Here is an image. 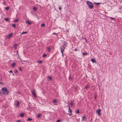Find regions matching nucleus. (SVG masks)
<instances>
[{"label": "nucleus", "instance_id": "obj_13", "mask_svg": "<svg viewBox=\"0 0 122 122\" xmlns=\"http://www.w3.org/2000/svg\"><path fill=\"white\" fill-rule=\"evenodd\" d=\"M14 47L15 49H16L17 48V45L16 44L14 45Z\"/></svg>", "mask_w": 122, "mask_h": 122}, {"label": "nucleus", "instance_id": "obj_35", "mask_svg": "<svg viewBox=\"0 0 122 122\" xmlns=\"http://www.w3.org/2000/svg\"><path fill=\"white\" fill-rule=\"evenodd\" d=\"M18 51H17L16 52V55H18L19 56V54H18Z\"/></svg>", "mask_w": 122, "mask_h": 122}, {"label": "nucleus", "instance_id": "obj_24", "mask_svg": "<svg viewBox=\"0 0 122 122\" xmlns=\"http://www.w3.org/2000/svg\"><path fill=\"white\" fill-rule=\"evenodd\" d=\"M18 21V19H16L15 20H14V22L15 23H16Z\"/></svg>", "mask_w": 122, "mask_h": 122}, {"label": "nucleus", "instance_id": "obj_20", "mask_svg": "<svg viewBox=\"0 0 122 122\" xmlns=\"http://www.w3.org/2000/svg\"><path fill=\"white\" fill-rule=\"evenodd\" d=\"M32 120V119L31 118H28L27 119V121H31Z\"/></svg>", "mask_w": 122, "mask_h": 122}, {"label": "nucleus", "instance_id": "obj_1", "mask_svg": "<svg viewBox=\"0 0 122 122\" xmlns=\"http://www.w3.org/2000/svg\"><path fill=\"white\" fill-rule=\"evenodd\" d=\"M1 90L3 93L5 95L9 93V92L6 87H4L1 89Z\"/></svg>", "mask_w": 122, "mask_h": 122}, {"label": "nucleus", "instance_id": "obj_48", "mask_svg": "<svg viewBox=\"0 0 122 122\" xmlns=\"http://www.w3.org/2000/svg\"><path fill=\"white\" fill-rule=\"evenodd\" d=\"M84 39H85V40H86V38H84Z\"/></svg>", "mask_w": 122, "mask_h": 122}, {"label": "nucleus", "instance_id": "obj_40", "mask_svg": "<svg viewBox=\"0 0 122 122\" xmlns=\"http://www.w3.org/2000/svg\"><path fill=\"white\" fill-rule=\"evenodd\" d=\"M16 122H21V121L20 120H18Z\"/></svg>", "mask_w": 122, "mask_h": 122}, {"label": "nucleus", "instance_id": "obj_6", "mask_svg": "<svg viewBox=\"0 0 122 122\" xmlns=\"http://www.w3.org/2000/svg\"><path fill=\"white\" fill-rule=\"evenodd\" d=\"M101 111V110L100 109H98L97 111L96 112L97 113L98 115L99 116H100L101 115V113H100Z\"/></svg>", "mask_w": 122, "mask_h": 122}, {"label": "nucleus", "instance_id": "obj_45", "mask_svg": "<svg viewBox=\"0 0 122 122\" xmlns=\"http://www.w3.org/2000/svg\"><path fill=\"white\" fill-rule=\"evenodd\" d=\"M19 70L20 71H22V70H21V68H19Z\"/></svg>", "mask_w": 122, "mask_h": 122}, {"label": "nucleus", "instance_id": "obj_27", "mask_svg": "<svg viewBox=\"0 0 122 122\" xmlns=\"http://www.w3.org/2000/svg\"><path fill=\"white\" fill-rule=\"evenodd\" d=\"M41 117V114H39L37 116V117Z\"/></svg>", "mask_w": 122, "mask_h": 122}, {"label": "nucleus", "instance_id": "obj_44", "mask_svg": "<svg viewBox=\"0 0 122 122\" xmlns=\"http://www.w3.org/2000/svg\"><path fill=\"white\" fill-rule=\"evenodd\" d=\"M52 34L53 35H54V34H55V35H56V33H53V34Z\"/></svg>", "mask_w": 122, "mask_h": 122}, {"label": "nucleus", "instance_id": "obj_34", "mask_svg": "<svg viewBox=\"0 0 122 122\" xmlns=\"http://www.w3.org/2000/svg\"><path fill=\"white\" fill-rule=\"evenodd\" d=\"M66 44V42L65 41L63 43V45H65Z\"/></svg>", "mask_w": 122, "mask_h": 122}, {"label": "nucleus", "instance_id": "obj_31", "mask_svg": "<svg viewBox=\"0 0 122 122\" xmlns=\"http://www.w3.org/2000/svg\"><path fill=\"white\" fill-rule=\"evenodd\" d=\"M76 113L77 114H78L79 113V110H77Z\"/></svg>", "mask_w": 122, "mask_h": 122}, {"label": "nucleus", "instance_id": "obj_53", "mask_svg": "<svg viewBox=\"0 0 122 122\" xmlns=\"http://www.w3.org/2000/svg\"><path fill=\"white\" fill-rule=\"evenodd\" d=\"M13 75H14V74H13Z\"/></svg>", "mask_w": 122, "mask_h": 122}, {"label": "nucleus", "instance_id": "obj_26", "mask_svg": "<svg viewBox=\"0 0 122 122\" xmlns=\"http://www.w3.org/2000/svg\"><path fill=\"white\" fill-rule=\"evenodd\" d=\"M45 24H42L41 25V27H43L45 26Z\"/></svg>", "mask_w": 122, "mask_h": 122}, {"label": "nucleus", "instance_id": "obj_37", "mask_svg": "<svg viewBox=\"0 0 122 122\" xmlns=\"http://www.w3.org/2000/svg\"><path fill=\"white\" fill-rule=\"evenodd\" d=\"M88 86H86L85 87V88L86 89H87V88H88Z\"/></svg>", "mask_w": 122, "mask_h": 122}, {"label": "nucleus", "instance_id": "obj_28", "mask_svg": "<svg viewBox=\"0 0 122 122\" xmlns=\"http://www.w3.org/2000/svg\"><path fill=\"white\" fill-rule=\"evenodd\" d=\"M9 9V8L8 7H6V8L5 9L6 10H8Z\"/></svg>", "mask_w": 122, "mask_h": 122}, {"label": "nucleus", "instance_id": "obj_43", "mask_svg": "<svg viewBox=\"0 0 122 122\" xmlns=\"http://www.w3.org/2000/svg\"><path fill=\"white\" fill-rule=\"evenodd\" d=\"M2 95V93L1 92H0V96H1Z\"/></svg>", "mask_w": 122, "mask_h": 122}, {"label": "nucleus", "instance_id": "obj_52", "mask_svg": "<svg viewBox=\"0 0 122 122\" xmlns=\"http://www.w3.org/2000/svg\"><path fill=\"white\" fill-rule=\"evenodd\" d=\"M2 78H1V81H2Z\"/></svg>", "mask_w": 122, "mask_h": 122}, {"label": "nucleus", "instance_id": "obj_10", "mask_svg": "<svg viewBox=\"0 0 122 122\" xmlns=\"http://www.w3.org/2000/svg\"><path fill=\"white\" fill-rule=\"evenodd\" d=\"M20 104L19 102L18 101L17 102V103L16 104V106L17 107H18L19 106V105Z\"/></svg>", "mask_w": 122, "mask_h": 122}, {"label": "nucleus", "instance_id": "obj_42", "mask_svg": "<svg viewBox=\"0 0 122 122\" xmlns=\"http://www.w3.org/2000/svg\"><path fill=\"white\" fill-rule=\"evenodd\" d=\"M9 72H10V73H13L12 72V70H10V71H9Z\"/></svg>", "mask_w": 122, "mask_h": 122}, {"label": "nucleus", "instance_id": "obj_41", "mask_svg": "<svg viewBox=\"0 0 122 122\" xmlns=\"http://www.w3.org/2000/svg\"><path fill=\"white\" fill-rule=\"evenodd\" d=\"M78 50V49H74V50L75 51H77V50Z\"/></svg>", "mask_w": 122, "mask_h": 122}, {"label": "nucleus", "instance_id": "obj_4", "mask_svg": "<svg viewBox=\"0 0 122 122\" xmlns=\"http://www.w3.org/2000/svg\"><path fill=\"white\" fill-rule=\"evenodd\" d=\"M60 49L61 50V52L62 53V55L63 56V52L65 49V47L62 46L60 48Z\"/></svg>", "mask_w": 122, "mask_h": 122}, {"label": "nucleus", "instance_id": "obj_38", "mask_svg": "<svg viewBox=\"0 0 122 122\" xmlns=\"http://www.w3.org/2000/svg\"><path fill=\"white\" fill-rule=\"evenodd\" d=\"M59 10H61L62 9V8L61 7H59Z\"/></svg>", "mask_w": 122, "mask_h": 122}, {"label": "nucleus", "instance_id": "obj_16", "mask_svg": "<svg viewBox=\"0 0 122 122\" xmlns=\"http://www.w3.org/2000/svg\"><path fill=\"white\" fill-rule=\"evenodd\" d=\"M53 102L54 103H57V101L55 99H54L53 100Z\"/></svg>", "mask_w": 122, "mask_h": 122}, {"label": "nucleus", "instance_id": "obj_36", "mask_svg": "<svg viewBox=\"0 0 122 122\" xmlns=\"http://www.w3.org/2000/svg\"><path fill=\"white\" fill-rule=\"evenodd\" d=\"M72 79V77H69V80H71Z\"/></svg>", "mask_w": 122, "mask_h": 122}, {"label": "nucleus", "instance_id": "obj_12", "mask_svg": "<svg viewBox=\"0 0 122 122\" xmlns=\"http://www.w3.org/2000/svg\"><path fill=\"white\" fill-rule=\"evenodd\" d=\"M15 63H12V67H14L15 66Z\"/></svg>", "mask_w": 122, "mask_h": 122}, {"label": "nucleus", "instance_id": "obj_49", "mask_svg": "<svg viewBox=\"0 0 122 122\" xmlns=\"http://www.w3.org/2000/svg\"><path fill=\"white\" fill-rule=\"evenodd\" d=\"M87 40H86V42H87Z\"/></svg>", "mask_w": 122, "mask_h": 122}, {"label": "nucleus", "instance_id": "obj_23", "mask_svg": "<svg viewBox=\"0 0 122 122\" xmlns=\"http://www.w3.org/2000/svg\"><path fill=\"white\" fill-rule=\"evenodd\" d=\"M37 62L41 64V63L42 62V61L41 60H40V61H37Z\"/></svg>", "mask_w": 122, "mask_h": 122}, {"label": "nucleus", "instance_id": "obj_17", "mask_svg": "<svg viewBox=\"0 0 122 122\" xmlns=\"http://www.w3.org/2000/svg\"><path fill=\"white\" fill-rule=\"evenodd\" d=\"M82 120H83L84 119H85L86 117H85V115H84L83 117H82Z\"/></svg>", "mask_w": 122, "mask_h": 122}, {"label": "nucleus", "instance_id": "obj_14", "mask_svg": "<svg viewBox=\"0 0 122 122\" xmlns=\"http://www.w3.org/2000/svg\"><path fill=\"white\" fill-rule=\"evenodd\" d=\"M87 53L86 52H82V55H87Z\"/></svg>", "mask_w": 122, "mask_h": 122}, {"label": "nucleus", "instance_id": "obj_39", "mask_svg": "<svg viewBox=\"0 0 122 122\" xmlns=\"http://www.w3.org/2000/svg\"><path fill=\"white\" fill-rule=\"evenodd\" d=\"M60 120H57L56 122H60Z\"/></svg>", "mask_w": 122, "mask_h": 122}, {"label": "nucleus", "instance_id": "obj_9", "mask_svg": "<svg viewBox=\"0 0 122 122\" xmlns=\"http://www.w3.org/2000/svg\"><path fill=\"white\" fill-rule=\"evenodd\" d=\"M91 61L93 63H96V60L93 58H92L91 59Z\"/></svg>", "mask_w": 122, "mask_h": 122}, {"label": "nucleus", "instance_id": "obj_19", "mask_svg": "<svg viewBox=\"0 0 122 122\" xmlns=\"http://www.w3.org/2000/svg\"><path fill=\"white\" fill-rule=\"evenodd\" d=\"M12 26L13 27L15 28V24H13L12 25Z\"/></svg>", "mask_w": 122, "mask_h": 122}, {"label": "nucleus", "instance_id": "obj_3", "mask_svg": "<svg viewBox=\"0 0 122 122\" xmlns=\"http://www.w3.org/2000/svg\"><path fill=\"white\" fill-rule=\"evenodd\" d=\"M68 112L69 113H67V114L68 115H69L70 116H72V111L70 108V107L69 106V105L68 106Z\"/></svg>", "mask_w": 122, "mask_h": 122}, {"label": "nucleus", "instance_id": "obj_30", "mask_svg": "<svg viewBox=\"0 0 122 122\" xmlns=\"http://www.w3.org/2000/svg\"><path fill=\"white\" fill-rule=\"evenodd\" d=\"M51 51V48L50 47H49L48 48V51L49 52H50Z\"/></svg>", "mask_w": 122, "mask_h": 122}, {"label": "nucleus", "instance_id": "obj_47", "mask_svg": "<svg viewBox=\"0 0 122 122\" xmlns=\"http://www.w3.org/2000/svg\"><path fill=\"white\" fill-rule=\"evenodd\" d=\"M96 98V96H95V97H94V99H95Z\"/></svg>", "mask_w": 122, "mask_h": 122}, {"label": "nucleus", "instance_id": "obj_21", "mask_svg": "<svg viewBox=\"0 0 122 122\" xmlns=\"http://www.w3.org/2000/svg\"><path fill=\"white\" fill-rule=\"evenodd\" d=\"M5 20L6 21H9V19L8 18H5Z\"/></svg>", "mask_w": 122, "mask_h": 122}, {"label": "nucleus", "instance_id": "obj_11", "mask_svg": "<svg viewBox=\"0 0 122 122\" xmlns=\"http://www.w3.org/2000/svg\"><path fill=\"white\" fill-rule=\"evenodd\" d=\"M24 114L23 113H21L20 115V117H24Z\"/></svg>", "mask_w": 122, "mask_h": 122}, {"label": "nucleus", "instance_id": "obj_46", "mask_svg": "<svg viewBox=\"0 0 122 122\" xmlns=\"http://www.w3.org/2000/svg\"><path fill=\"white\" fill-rule=\"evenodd\" d=\"M0 83L3 84V83L0 82Z\"/></svg>", "mask_w": 122, "mask_h": 122}, {"label": "nucleus", "instance_id": "obj_33", "mask_svg": "<svg viewBox=\"0 0 122 122\" xmlns=\"http://www.w3.org/2000/svg\"><path fill=\"white\" fill-rule=\"evenodd\" d=\"M110 18L113 20H114L115 19V18H112V17H110Z\"/></svg>", "mask_w": 122, "mask_h": 122}, {"label": "nucleus", "instance_id": "obj_18", "mask_svg": "<svg viewBox=\"0 0 122 122\" xmlns=\"http://www.w3.org/2000/svg\"><path fill=\"white\" fill-rule=\"evenodd\" d=\"M94 3L97 5H98L100 4V3H96L94 2Z\"/></svg>", "mask_w": 122, "mask_h": 122}, {"label": "nucleus", "instance_id": "obj_22", "mask_svg": "<svg viewBox=\"0 0 122 122\" xmlns=\"http://www.w3.org/2000/svg\"><path fill=\"white\" fill-rule=\"evenodd\" d=\"M27 31L23 32L21 34H26L27 33Z\"/></svg>", "mask_w": 122, "mask_h": 122}, {"label": "nucleus", "instance_id": "obj_2", "mask_svg": "<svg viewBox=\"0 0 122 122\" xmlns=\"http://www.w3.org/2000/svg\"><path fill=\"white\" fill-rule=\"evenodd\" d=\"M86 3L90 9H92L93 8V6L92 3L89 1H87Z\"/></svg>", "mask_w": 122, "mask_h": 122}, {"label": "nucleus", "instance_id": "obj_7", "mask_svg": "<svg viewBox=\"0 0 122 122\" xmlns=\"http://www.w3.org/2000/svg\"><path fill=\"white\" fill-rule=\"evenodd\" d=\"M12 34L10 33L8 36H7V37L8 38H9L12 36Z\"/></svg>", "mask_w": 122, "mask_h": 122}, {"label": "nucleus", "instance_id": "obj_50", "mask_svg": "<svg viewBox=\"0 0 122 122\" xmlns=\"http://www.w3.org/2000/svg\"><path fill=\"white\" fill-rule=\"evenodd\" d=\"M3 107H6V106H3Z\"/></svg>", "mask_w": 122, "mask_h": 122}, {"label": "nucleus", "instance_id": "obj_32", "mask_svg": "<svg viewBox=\"0 0 122 122\" xmlns=\"http://www.w3.org/2000/svg\"><path fill=\"white\" fill-rule=\"evenodd\" d=\"M46 55L45 54H44L43 56V57H46Z\"/></svg>", "mask_w": 122, "mask_h": 122}, {"label": "nucleus", "instance_id": "obj_15", "mask_svg": "<svg viewBox=\"0 0 122 122\" xmlns=\"http://www.w3.org/2000/svg\"><path fill=\"white\" fill-rule=\"evenodd\" d=\"M33 10L34 11H36L37 10V8L36 7H34L33 8Z\"/></svg>", "mask_w": 122, "mask_h": 122}, {"label": "nucleus", "instance_id": "obj_25", "mask_svg": "<svg viewBox=\"0 0 122 122\" xmlns=\"http://www.w3.org/2000/svg\"><path fill=\"white\" fill-rule=\"evenodd\" d=\"M70 105H71V107H72L73 105V103L72 102H71L70 103Z\"/></svg>", "mask_w": 122, "mask_h": 122}, {"label": "nucleus", "instance_id": "obj_51", "mask_svg": "<svg viewBox=\"0 0 122 122\" xmlns=\"http://www.w3.org/2000/svg\"><path fill=\"white\" fill-rule=\"evenodd\" d=\"M15 72H17V70H16V71H15Z\"/></svg>", "mask_w": 122, "mask_h": 122}, {"label": "nucleus", "instance_id": "obj_5", "mask_svg": "<svg viewBox=\"0 0 122 122\" xmlns=\"http://www.w3.org/2000/svg\"><path fill=\"white\" fill-rule=\"evenodd\" d=\"M31 92L32 94L33 95L34 97H36V92L34 89L32 90Z\"/></svg>", "mask_w": 122, "mask_h": 122}, {"label": "nucleus", "instance_id": "obj_29", "mask_svg": "<svg viewBox=\"0 0 122 122\" xmlns=\"http://www.w3.org/2000/svg\"><path fill=\"white\" fill-rule=\"evenodd\" d=\"M48 79L50 80H51L52 79L51 78L50 76H49L48 77Z\"/></svg>", "mask_w": 122, "mask_h": 122}, {"label": "nucleus", "instance_id": "obj_8", "mask_svg": "<svg viewBox=\"0 0 122 122\" xmlns=\"http://www.w3.org/2000/svg\"><path fill=\"white\" fill-rule=\"evenodd\" d=\"M26 23L30 25L32 24V23L29 21V20H27L26 21Z\"/></svg>", "mask_w": 122, "mask_h": 122}]
</instances>
